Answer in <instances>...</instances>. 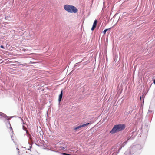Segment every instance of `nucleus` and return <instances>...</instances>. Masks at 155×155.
Segmentation results:
<instances>
[{
    "instance_id": "f257e3e1",
    "label": "nucleus",
    "mask_w": 155,
    "mask_h": 155,
    "mask_svg": "<svg viewBox=\"0 0 155 155\" xmlns=\"http://www.w3.org/2000/svg\"><path fill=\"white\" fill-rule=\"evenodd\" d=\"M125 127V125L122 124L118 125H116L113 127L112 130L110 131V133L114 134L117 132L124 130Z\"/></svg>"
},
{
    "instance_id": "f03ea898",
    "label": "nucleus",
    "mask_w": 155,
    "mask_h": 155,
    "mask_svg": "<svg viewBox=\"0 0 155 155\" xmlns=\"http://www.w3.org/2000/svg\"><path fill=\"white\" fill-rule=\"evenodd\" d=\"M64 8L65 10L69 13H75L78 12V10L76 7L69 5H65L64 6Z\"/></svg>"
},
{
    "instance_id": "7ed1b4c3",
    "label": "nucleus",
    "mask_w": 155,
    "mask_h": 155,
    "mask_svg": "<svg viewBox=\"0 0 155 155\" xmlns=\"http://www.w3.org/2000/svg\"><path fill=\"white\" fill-rule=\"evenodd\" d=\"M89 124V123H87L86 124H83L82 125H80L77 127H75L74 129L75 130H77L82 127H84L86 126Z\"/></svg>"
},
{
    "instance_id": "20e7f679",
    "label": "nucleus",
    "mask_w": 155,
    "mask_h": 155,
    "mask_svg": "<svg viewBox=\"0 0 155 155\" xmlns=\"http://www.w3.org/2000/svg\"><path fill=\"white\" fill-rule=\"evenodd\" d=\"M97 20H95L94 21V22L93 24V25L91 29V30L93 31L94 30V29L96 28L97 24Z\"/></svg>"
},
{
    "instance_id": "39448f33",
    "label": "nucleus",
    "mask_w": 155,
    "mask_h": 155,
    "mask_svg": "<svg viewBox=\"0 0 155 155\" xmlns=\"http://www.w3.org/2000/svg\"><path fill=\"white\" fill-rule=\"evenodd\" d=\"M128 14L126 12H124L123 14L121 15H120V18H122L125 17H127L128 15Z\"/></svg>"
},
{
    "instance_id": "423d86ee",
    "label": "nucleus",
    "mask_w": 155,
    "mask_h": 155,
    "mask_svg": "<svg viewBox=\"0 0 155 155\" xmlns=\"http://www.w3.org/2000/svg\"><path fill=\"white\" fill-rule=\"evenodd\" d=\"M63 96V91L62 90L59 96L58 101L60 102Z\"/></svg>"
},
{
    "instance_id": "0eeeda50",
    "label": "nucleus",
    "mask_w": 155,
    "mask_h": 155,
    "mask_svg": "<svg viewBox=\"0 0 155 155\" xmlns=\"http://www.w3.org/2000/svg\"><path fill=\"white\" fill-rule=\"evenodd\" d=\"M130 112V111H128V110H127L124 113V116L125 117H127V116L129 114Z\"/></svg>"
},
{
    "instance_id": "6e6552de",
    "label": "nucleus",
    "mask_w": 155,
    "mask_h": 155,
    "mask_svg": "<svg viewBox=\"0 0 155 155\" xmlns=\"http://www.w3.org/2000/svg\"><path fill=\"white\" fill-rule=\"evenodd\" d=\"M108 30V29H105L103 31V33L104 34H105L106 32Z\"/></svg>"
},
{
    "instance_id": "1a4fd4ad",
    "label": "nucleus",
    "mask_w": 155,
    "mask_h": 155,
    "mask_svg": "<svg viewBox=\"0 0 155 155\" xmlns=\"http://www.w3.org/2000/svg\"><path fill=\"white\" fill-rule=\"evenodd\" d=\"M0 115L3 117H5V115L2 112H0Z\"/></svg>"
},
{
    "instance_id": "9d476101",
    "label": "nucleus",
    "mask_w": 155,
    "mask_h": 155,
    "mask_svg": "<svg viewBox=\"0 0 155 155\" xmlns=\"http://www.w3.org/2000/svg\"><path fill=\"white\" fill-rule=\"evenodd\" d=\"M117 155V153L116 152H114L112 154V155Z\"/></svg>"
},
{
    "instance_id": "9b49d317",
    "label": "nucleus",
    "mask_w": 155,
    "mask_h": 155,
    "mask_svg": "<svg viewBox=\"0 0 155 155\" xmlns=\"http://www.w3.org/2000/svg\"><path fill=\"white\" fill-rule=\"evenodd\" d=\"M63 155H69V154H67V153H63L62 154Z\"/></svg>"
},
{
    "instance_id": "f8f14e48",
    "label": "nucleus",
    "mask_w": 155,
    "mask_h": 155,
    "mask_svg": "<svg viewBox=\"0 0 155 155\" xmlns=\"http://www.w3.org/2000/svg\"><path fill=\"white\" fill-rule=\"evenodd\" d=\"M0 47H1V48H4V47L3 46H2V45H1L0 46Z\"/></svg>"
},
{
    "instance_id": "ddd939ff",
    "label": "nucleus",
    "mask_w": 155,
    "mask_h": 155,
    "mask_svg": "<svg viewBox=\"0 0 155 155\" xmlns=\"http://www.w3.org/2000/svg\"><path fill=\"white\" fill-rule=\"evenodd\" d=\"M153 83L154 84H155V79L154 80Z\"/></svg>"
},
{
    "instance_id": "4468645a",
    "label": "nucleus",
    "mask_w": 155,
    "mask_h": 155,
    "mask_svg": "<svg viewBox=\"0 0 155 155\" xmlns=\"http://www.w3.org/2000/svg\"><path fill=\"white\" fill-rule=\"evenodd\" d=\"M10 128L11 129V130H12V128L11 127H10Z\"/></svg>"
},
{
    "instance_id": "2eb2a0df",
    "label": "nucleus",
    "mask_w": 155,
    "mask_h": 155,
    "mask_svg": "<svg viewBox=\"0 0 155 155\" xmlns=\"http://www.w3.org/2000/svg\"><path fill=\"white\" fill-rule=\"evenodd\" d=\"M9 124L10 126H11V125H10V123L9 122Z\"/></svg>"
},
{
    "instance_id": "dca6fc26",
    "label": "nucleus",
    "mask_w": 155,
    "mask_h": 155,
    "mask_svg": "<svg viewBox=\"0 0 155 155\" xmlns=\"http://www.w3.org/2000/svg\"><path fill=\"white\" fill-rule=\"evenodd\" d=\"M141 99V97H140V100Z\"/></svg>"
},
{
    "instance_id": "f3484780",
    "label": "nucleus",
    "mask_w": 155,
    "mask_h": 155,
    "mask_svg": "<svg viewBox=\"0 0 155 155\" xmlns=\"http://www.w3.org/2000/svg\"><path fill=\"white\" fill-rule=\"evenodd\" d=\"M26 133H28V131H26Z\"/></svg>"
},
{
    "instance_id": "a211bd4d",
    "label": "nucleus",
    "mask_w": 155,
    "mask_h": 155,
    "mask_svg": "<svg viewBox=\"0 0 155 155\" xmlns=\"http://www.w3.org/2000/svg\"><path fill=\"white\" fill-rule=\"evenodd\" d=\"M17 149L18 150H19V149H18V148H17Z\"/></svg>"
}]
</instances>
